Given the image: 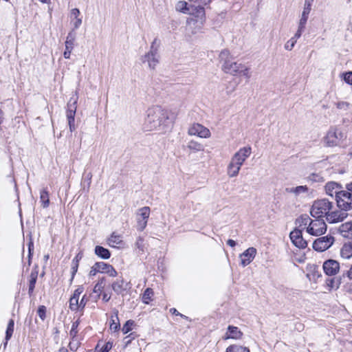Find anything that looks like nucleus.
<instances>
[{"instance_id":"nucleus-1","label":"nucleus","mask_w":352,"mask_h":352,"mask_svg":"<svg viewBox=\"0 0 352 352\" xmlns=\"http://www.w3.org/2000/svg\"><path fill=\"white\" fill-rule=\"evenodd\" d=\"M172 122L170 113L161 107L155 106L147 110L144 126L146 131H163L169 127Z\"/></svg>"},{"instance_id":"nucleus-2","label":"nucleus","mask_w":352,"mask_h":352,"mask_svg":"<svg viewBox=\"0 0 352 352\" xmlns=\"http://www.w3.org/2000/svg\"><path fill=\"white\" fill-rule=\"evenodd\" d=\"M299 226L302 229H306V232L314 236H320L324 234L327 229V226L323 219L315 218L311 219L307 214L301 215L296 219Z\"/></svg>"},{"instance_id":"nucleus-3","label":"nucleus","mask_w":352,"mask_h":352,"mask_svg":"<svg viewBox=\"0 0 352 352\" xmlns=\"http://www.w3.org/2000/svg\"><path fill=\"white\" fill-rule=\"evenodd\" d=\"M252 148L250 146L239 149L231 157L227 167V175L229 177H236L245 160L250 156Z\"/></svg>"},{"instance_id":"nucleus-4","label":"nucleus","mask_w":352,"mask_h":352,"mask_svg":"<svg viewBox=\"0 0 352 352\" xmlns=\"http://www.w3.org/2000/svg\"><path fill=\"white\" fill-rule=\"evenodd\" d=\"M219 58L221 65V69L226 74L232 76L238 74L239 69L242 67V64L233 60L230 52L228 50L221 51Z\"/></svg>"},{"instance_id":"nucleus-5","label":"nucleus","mask_w":352,"mask_h":352,"mask_svg":"<svg viewBox=\"0 0 352 352\" xmlns=\"http://www.w3.org/2000/svg\"><path fill=\"white\" fill-rule=\"evenodd\" d=\"M333 208V203L327 199H318L314 201L311 209L310 214L314 218H320L327 216L329 212Z\"/></svg>"},{"instance_id":"nucleus-6","label":"nucleus","mask_w":352,"mask_h":352,"mask_svg":"<svg viewBox=\"0 0 352 352\" xmlns=\"http://www.w3.org/2000/svg\"><path fill=\"white\" fill-rule=\"evenodd\" d=\"M351 194V192L346 190H342L341 192H338L336 200L339 208L345 211L352 209V195Z\"/></svg>"},{"instance_id":"nucleus-7","label":"nucleus","mask_w":352,"mask_h":352,"mask_svg":"<svg viewBox=\"0 0 352 352\" xmlns=\"http://www.w3.org/2000/svg\"><path fill=\"white\" fill-rule=\"evenodd\" d=\"M335 239L332 235L328 234L316 239L312 245L313 248L318 252H324L333 244Z\"/></svg>"},{"instance_id":"nucleus-8","label":"nucleus","mask_w":352,"mask_h":352,"mask_svg":"<svg viewBox=\"0 0 352 352\" xmlns=\"http://www.w3.org/2000/svg\"><path fill=\"white\" fill-rule=\"evenodd\" d=\"M151 209L148 206L139 208L136 213L137 228L143 231L147 226L148 219L150 216Z\"/></svg>"},{"instance_id":"nucleus-9","label":"nucleus","mask_w":352,"mask_h":352,"mask_svg":"<svg viewBox=\"0 0 352 352\" xmlns=\"http://www.w3.org/2000/svg\"><path fill=\"white\" fill-rule=\"evenodd\" d=\"M344 138V134L337 129H330L324 138V144L328 146L338 145Z\"/></svg>"},{"instance_id":"nucleus-10","label":"nucleus","mask_w":352,"mask_h":352,"mask_svg":"<svg viewBox=\"0 0 352 352\" xmlns=\"http://www.w3.org/2000/svg\"><path fill=\"white\" fill-rule=\"evenodd\" d=\"M290 239L292 243L300 249H305L307 246V242L303 239L302 230L300 229H294L290 232Z\"/></svg>"},{"instance_id":"nucleus-11","label":"nucleus","mask_w":352,"mask_h":352,"mask_svg":"<svg viewBox=\"0 0 352 352\" xmlns=\"http://www.w3.org/2000/svg\"><path fill=\"white\" fill-rule=\"evenodd\" d=\"M154 42L152 43L151 50L142 58L143 63H147L148 67L154 69L158 64V56L156 50H153Z\"/></svg>"},{"instance_id":"nucleus-12","label":"nucleus","mask_w":352,"mask_h":352,"mask_svg":"<svg viewBox=\"0 0 352 352\" xmlns=\"http://www.w3.org/2000/svg\"><path fill=\"white\" fill-rule=\"evenodd\" d=\"M188 133L190 135H197L202 138H207L210 136V130L199 124H194L190 126Z\"/></svg>"},{"instance_id":"nucleus-13","label":"nucleus","mask_w":352,"mask_h":352,"mask_svg":"<svg viewBox=\"0 0 352 352\" xmlns=\"http://www.w3.org/2000/svg\"><path fill=\"white\" fill-rule=\"evenodd\" d=\"M348 217V213L345 210H335L329 212L326 220L329 223H336L343 221Z\"/></svg>"},{"instance_id":"nucleus-14","label":"nucleus","mask_w":352,"mask_h":352,"mask_svg":"<svg viewBox=\"0 0 352 352\" xmlns=\"http://www.w3.org/2000/svg\"><path fill=\"white\" fill-rule=\"evenodd\" d=\"M322 267L327 275L333 276L339 272L340 263L336 260L329 259L324 262Z\"/></svg>"},{"instance_id":"nucleus-15","label":"nucleus","mask_w":352,"mask_h":352,"mask_svg":"<svg viewBox=\"0 0 352 352\" xmlns=\"http://www.w3.org/2000/svg\"><path fill=\"white\" fill-rule=\"evenodd\" d=\"M256 254V249L251 247L240 254L241 265L243 267L248 265L254 258Z\"/></svg>"},{"instance_id":"nucleus-16","label":"nucleus","mask_w":352,"mask_h":352,"mask_svg":"<svg viewBox=\"0 0 352 352\" xmlns=\"http://www.w3.org/2000/svg\"><path fill=\"white\" fill-rule=\"evenodd\" d=\"M341 185L334 182H329L324 186L326 193L331 197L335 195L336 198L337 197V195H338V192H341Z\"/></svg>"},{"instance_id":"nucleus-17","label":"nucleus","mask_w":352,"mask_h":352,"mask_svg":"<svg viewBox=\"0 0 352 352\" xmlns=\"http://www.w3.org/2000/svg\"><path fill=\"white\" fill-rule=\"evenodd\" d=\"M338 230L343 237L352 238V221L342 223Z\"/></svg>"},{"instance_id":"nucleus-18","label":"nucleus","mask_w":352,"mask_h":352,"mask_svg":"<svg viewBox=\"0 0 352 352\" xmlns=\"http://www.w3.org/2000/svg\"><path fill=\"white\" fill-rule=\"evenodd\" d=\"M74 36L72 33H69L67 36V39L65 41V50L64 52L63 56L65 58H69L72 50L74 47Z\"/></svg>"},{"instance_id":"nucleus-19","label":"nucleus","mask_w":352,"mask_h":352,"mask_svg":"<svg viewBox=\"0 0 352 352\" xmlns=\"http://www.w3.org/2000/svg\"><path fill=\"white\" fill-rule=\"evenodd\" d=\"M77 98L73 99L72 98L67 104V109L66 111L67 118H75L76 111L77 109L76 106Z\"/></svg>"},{"instance_id":"nucleus-20","label":"nucleus","mask_w":352,"mask_h":352,"mask_svg":"<svg viewBox=\"0 0 352 352\" xmlns=\"http://www.w3.org/2000/svg\"><path fill=\"white\" fill-rule=\"evenodd\" d=\"M340 256L346 259L352 256V241L343 245L340 250Z\"/></svg>"},{"instance_id":"nucleus-21","label":"nucleus","mask_w":352,"mask_h":352,"mask_svg":"<svg viewBox=\"0 0 352 352\" xmlns=\"http://www.w3.org/2000/svg\"><path fill=\"white\" fill-rule=\"evenodd\" d=\"M113 290L117 294H120L126 290L124 281L123 279H117L111 285Z\"/></svg>"},{"instance_id":"nucleus-22","label":"nucleus","mask_w":352,"mask_h":352,"mask_svg":"<svg viewBox=\"0 0 352 352\" xmlns=\"http://www.w3.org/2000/svg\"><path fill=\"white\" fill-rule=\"evenodd\" d=\"M228 330L230 332L232 339L240 340L242 338L243 333L237 327L229 325L228 327Z\"/></svg>"},{"instance_id":"nucleus-23","label":"nucleus","mask_w":352,"mask_h":352,"mask_svg":"<svg viewBox=\"0 0 352 352\" xmlns=\"http://www.w3.org/2000/svg\"><path fill=\"white\" fill-rule=\"evenodd\" d=\"M95 254L97 256H98L99 257L104 258V259H107L111 256V254H110V252L109 251V250H107L102 246H100V245L96 246Z\"/></svg>"},{"instance_id":"nucleus-24","label":"nucleus","mask_w":352,"mask_h":352,"mask_svg":"<svg viewBox=\"0 0 352 352\" xmlns=\"http://www.w3.org/2000/svg\"><path fill=\"white\" fill-rule=\"evenodd\" d=\"M108 243L110 246L116 248L122 244V240L120 235L113 233L108 239Z\"/></svg>"},{"instance_id":"nucleus-25","label":"nucleus","mask_w":352,"mask_h":352,"mask_svg":"<svg viewBox=\"0 0 352 352\" xmlns=\"http://www.w3.org/2000/svg\"><path fill=\"white\" fill-rule=\"evenodd\" d=\"M226 352H250V349L239 344H231L226 349Z\"/></svg>"},{"instance_id":"nucleus-26","label":"nucleus","mask_w":352,"mask_h":352,"mask_svg":"<svg viewBox=\"0 0 352 352\" xmlns=\"http://www.w3.org/2000/svg\"><path fill=\"white\" fill-rule=\"evenodd\" d=\"M40 200L43 208H47L50 205L49 192L47 189H43L40 192Z\"/></svg>"},{"instance_id":"nucleus-27","label":"nucleus","mask_w":352,"mask_h":352,"mask_svg":"<svg viewBox=\"0 0 352 352\" xmlns=\"http://www.w3.org/2000/svg\"><path fill=\"white\" fill-rule=\"evenodd\" d=\"M286 190L290 193L298 195L300 194L307 192L308 191V188L306 186H298L296 187L287 188Z\"/></svg>"},{"instance_id":"nucleus-28","label":"nucleus","mask_w":352,"mask_h":352,"mask_svg":"<svg viewBox=\"0 0 352 352\" xmlns=\"http://www.w3.org/2000/svg\"><path fill=\"white\" fill-rule=\"evenodd\" d=\"M14 320L10 319L8 322L6 332V342H8V340H9L12 336V333L14 331ZM7 344V342H6L5 344Z\"/></svg>"},{"instance_id":"nucleus-29","label":"nucleus","mask_w":352,"mask_h":352,"mask_svg":"<svg viewBox=\"0 0 352 352\" xmlns=\"http://www.w3.org/2000/svg\"><path fill=\"white\" fill-rule=\"evenodd\" d=\"M176 9L183 13L191 14L190 9L188 7V3L186 1H179L176 6Z\"/></svg>"},{"instance_id":"nucleus-30","label":"nucleus","mask_w":352,"mask_h":352,"mask_svg":"<svg viewBox=\"0 0 352 352\" xmlns=\"http://www.w3.org/2000/svg\"><path fill=\"white\" fill-rule=\"evenodd\" d=\"M154 293L152 289L147 288L143 295H142V301L145 304H148L149 302L152 300V297Z\"/></svg>"},{"instance_id":"nucleus-31","label":"nucleus","mask_w":352,"mask_h":352,"mask_svg":"<svg viewBox=\"0 0 352 352\" xmlns=\"http://www.w3.org/2000/svg\"><path fill=\"white\" fill-rule=\"evenodd\" d=\"M80 318H78L72 324V329L69 332V336L72 340H74L78 334V327L80 324Z\"/></svg>"},{"instance_id":"nucleus-32","label":"nucleus","mask_w":352,"mask_h":352,"mask_svg":"<svg viewBox=\"0 0 352 352\" xmlns=\"http://www.w3.org/2000/svg\"><path fill=\"white\" fill-rule=\"evenodd\" d=\"M69 308L72 311H80L79 299L71 297L69 299Z\"/></svg>"},{"instance_id":"nucleus-33","label":"nucleus","mask_w":352,"mask_h":352,"mask_svg":"<svg viewBox=\"0 0 352 352\" xmlns=\"http://www.w3.org/2000/svg\"><path fill=\"white\" fill-rule=\"evenodd\" d=\"M188 148L191 150V151H202L204 148H203V146L195 142V141H190L188 142Z\"/></svg>"},{"instance_id":"nucleus-34","label":"nucleus","mask_w":352,"mask_h":352,"mask_svg":"<svg viewBox=\"0 0 352 352\" xmlns=\"http://www.w3.org/2000/svg\"><path fill=\"white\" fill-rule=\"evenodd\" d=\"M94 265L96 267V269H98V271H99V272L100 273H105L109 265V264H107L104 262H98L96 263Z\"/></svg>"},{"instance_id":"nucleus-35","label":"nucleus","mask_w":352,"mask_h":352,"mask_svg":"<svg viewBox=\"0 0 352 352\" xmlns=\"http://www.w3.org/2000/svg\"><path fill=\"white\" fill-rule=\"evenodd\" d=\"M133 325V322L131 320H128L123 326L122 331L124 334H126L132 329V326Z\"/></svg>"},{"instance_id":"nucleus-36","label":"nucleus","mask_w":352,"mask_h":352,"mask_svg":"<svg viewBox=\"0 0 352 352\" xmlns=\"http://www.w3.org/2000/svg\"><path fill=\"white\" fill-rule=\"evenodd\" d=\"M36 281V275L31 274V278L30 280L29 283V293H32L34 291V289L35 287V284Z\"/></svg>"},{"instance_id":"nucleus-37","label":"nucleus","mask_w":352,"mask_h":352,"mask_svg":"<svg viewBox=\"0 0 352 352\" xmlns=\"http://www.w3.org/2000/svg\"><path fill=\"white\" fill-rule=\"evenodd\" d=\"M238 74H242L247 78H250L251 76L249 68L243 65H242V67L239 69Z\"/></svg>"},{"instance_id":"nucleus-38","label":"nucleus","mask_w":352,"mask_h":352,"mask_svg":"<svg viewBox=\"0 0 352 352\" xmlns=\"http://www.w3.org/2000/svg\"><path fill=\"white\" fill-rule=\"evenodd\" d=\"M104 279L102 278L96 284V285L94 286V293H98L103 289L104 285Z\"/></svg>"},{"instance_id":"nucleus-39","label":"nucleus","mask_w":352,"mask_h":352,"mask_svg":"<svg viewBox=\"0 0 352 352\" xmlns=\"http://www.w3.org/2000/svg\"><path fill=\"white\" fill-rule=\"evenodd\" d=\"M37 314L42 320H44L46 317V307L43 305L38 307Z\"/></svg>"},{"instance_id":"nucleus-40","label":"nucleus","mask_w":352,"mask_h":352,"mask_svg":"<svg viewBox=\"0 0 352 352\" xmlns=\"http://www.w3.org/2000/svg\"><path fill=\"white\" fill-rule=\"evenodd\" d=\"M135 246L137 248H138L140 251L144 252L145 248V245L144 243V239L142 237L139 236L135 242Z\"/></svg>"},{"instance_id":"nucleus-41","label":"nucleus","mask_w":352,"mask_h":352,"mask_svg":"<svg viewBox=\"0 0 352 352\" xmlns=\"http://www.w3.org/2000/svg\"><path fill=\"white\" fill-rule=\"evenodd\" d=\"M296 43V42L294 39L290 38L285 43L284 47L286 50L291 51L295 46Z\"/></svg>"},{"instance_id":"nucleus-42","label":"nucleus","mask_w":352,"mask_h":352,"mask_svg":"<svg viewBox=\"0 0 352 352\" xmlns=\"http://www.w3.org/2000/svg\"><path fill=\"white\" fill-rule=\"evenodd\" d=\"M307 20L308 18L301 16L298 22V29L305 30Z\"/></svg>"},{"instance_id":"nucleus-43","label":"nucleus","mask_w":352,"mask_h":352,"mask_svg":"<svg viewBox=\"0 0 352 352\" xmlns=\"http://www.w3.org/2000/svg\"><path fill=\"white\" fill-rule=\"evenodd\" d=\"M349 105H350L349 103H348L346 102H344V101L338 102L336 104L338 109L344 110V111H347L349 109Z\"/></svg>"},{"instance_id":"nucleus-44","label":"nucleus","mask_w":352,"mask_h":352,"mask_svg":"<svg viewBox=\"0 0 352 352\" xmlns=\"http://www.w3.org/2000/svg\"><path fill=\"white\" fill-rule=\"evenodd\" d=\"M344 80L349 85H352V72H348L343 74Z\"/></svg>"},{"instance_id":"nucleus-45","label":"nucleus","mask_w":352,"mask_h":352,"mask_svg":"<svg viewBox=\"0 0 352 352\" xmlns=\"http://www.w3.org/2000/svg\"><path fill=\"white\" fill-rule=\"evenodd\" d=\"M78 263L76 261H72V278H73L78 271Z\"/></svg>"},{"instance_id":"nucleus-46","label":"nucleus","mask_w":352,"mask_h":352,"mask_svg":"<svg viewBox=\"0 0 352 352\" xmlns=\"http://www.w3.org/2000/svg\"><path fill=\"white\" fill-rule=\"evenodd\" d=\"M105 273L108 274L110 276H113V277L117 276V272L113 267V266L111 265H108L107 269Z\"/></svg>"},{"instance_id":"nucleus-47","label":"nucleus","mask_w":352,"mask_h":352,"mask_svg":"<svg viewBox=\"0 0 352 352\" xmlns=\"http://www.w3.org/2000/svg\"><path fill=\"white\" fill-rule=\"evenodd\" d=\"M84 291V288L82 286H80L78 287L74 292L73 295L72 296V297H74V298H80V296L81 295V294Z\"/></svg>"},{"instance_id":"nucleus-48","label":"nucleus","mask_w":352,"mask_h":352,"mask_svg":"<svg viewBox=\"0 0 352 352\" xmlns=\"http://www.w3.org/2000/svg\"><path fill=\"white\" fill-rule=\"evenodd\" d=\"M113 346V343L111 342H107L100 350V352H109Z\"/></svg>"},{"instance_id":"nucleus-49","label":"nucleus","mask_w":352,"mask_h":352,"mask_svg":"<svg viewBox=\"0 0 352 352\" xmlns=\"http://www.w3.org/2000/svg\"><path fill=\"white\" fill-rule=\"evenodd\" d=\"M120 327V323L116 322L115 320L112 319V322L110 324V329L116 331Z\"/></svg>"},{"instance_id":"nucleus-50","label":"nucleus","mask_w":352,"mask_h":352,"mask_svg":"<svg viewBox=\"0 0 352 352\" xmlns=\"http://www.w3.org/2000/svg\"><path fill=\"white\" fill-rule=\"evenodd\" d=\"M67 119L70 131H74L76 129V126H75V124H74L75 118H67Z\"/></svg>"},{"instance_id":"nucleus-51","label":"nucleus","mask_w":352,"mask_h":352,"mask_svg":"<svg viewBox=\"0 0 352 352\" xmlns=\"http://www.w3.org/2000/svg\"><path fill=\"white\" fill-rule=\"evenodd\" d=\"M69 346L71 350L75 351L78 348L79 344L78 342H76L74 338L72 342H69Z\"/></svg>"},{"instance_id":"nucleus-52","label":"nucleus","mask_w":352,"mask_h":352,"mask_svg":"<svg viewBox=\"0 0 352 352\" xmlns=\"http://www.w3.org/2000/svg\"><path fill=\"white\" fill-rule=\"evenodd\" d=\"M87 300H85V295H84V296L82 297V298H81L80 301L79 302V306H80V311H83V309H84V308H85V305H86V304H87Z\"/></svg>"},{"instance_id":"nucleus-53","label":"nucleus","mask_w":352,"mask_h":352,"mask_svg":"<svg viewBox=\"0 0 352 352\" xmlns=\"http://www.w3.org/2000/svg\"><path fill=\"white\" fill-rule=\"evenodd\" d=\"M304 30L298 29L296 32L295 33L294 36L292 37V39H294L296 42H297V40L301 36L302 32Z\"/></svg>"},{"instance_id":"nucleus-54","label":"nucleus","mask_w":352,"mask_h":352,"mask_svg":"<svg viewBox=\"0 0 352 352\" xmlns=\"http://www.w3.org/2000/svg\"><path fill=\"white\" fill-rule=\"evenodd\" d=\"M342 276L343 277L346 276L350 280H352V265H351V267H350L349 270H347V271H346L345 272L343 273Z\"/></svg>"},{"instance_id":"nucleus-55","label":"nucleus","mask_w":352,"mask_h":352,"mask_svg":"<svg viewBox=\"0 0 352 352\" xmlns=\"http://www.w3.org/2000/svg\"><path fill=\"white\" fill-rule=\"evenodd\" d=\"M71 15L74 19L79 18L78 16L80 15V10L78 8L72 9V11H71Z\"/></svg>"},{"instance_id":"nucleus-56","label":"nucleus","mask_w":352,"mask_h":352,"mask_svg":"<svg viewBox=\"0 0 352 352\" xmlns=\"http://www.w3.org/2000/svg\"><path fill=\"white\" fill-rule=\"evenodd\" d=\"M74 19L75 20L74 21V28L75 29H78L82 24V19L78 18V19Z\"/></svg>"},{"instance_id":"nucleus-57","label":"nucleus","mask_w":352,"mask_h":352,"mask_svg":"<svg viewBox=\"0 0 352 352\" xmlns=\"http://www.w3.org/2000/svg\"><path fill=\"white\" fill-rule=\"evenodd\" d=\"M99 272V271H98V269H96V267L95 266V265H94L91 268V270L89 273V276H94L96 275V274Z\"/></svg>"},{"instance_id":"nucleus-58","label":"nucleus","mask_w":352,"mask_h":352,"mask_svg":"<svg viewBox=\"0 0 352 352\" xmlns=\"http://www.w3.org/2000/svg\"><path fill=\"white\" fill-rule=\"evenodd\" d=\"M310 12L311 11H309V10H305V8H303V10H302L301 16L309 18V14Z\"/></svg>"},{"instance_id":"nucleus-59","label":"nucleus","mask_w":352,"mask_h":352,"mask_svg":"<svg viewBox=\"0 0 352 352\" xmlns=\"http://www.w3.org/2000/svg\"><path fill=\"white\" fill-rule=\"evenodd\" d=\"M227 244L230 247H234L236 245V242L232 239H228L227 241Z\"/></svg>"},{"instance_id":"nucleus-60","label":"nucleus","mask_w":352,"mask_h":352,"mask_svg":"<svg viewBox=\"0 0 352 352\" xmlns=\"http://www.w3.org/2000/svg\"><path fill=\"white\" fill-rule=\"evenodd\" d=\"M346 190L351 192V195H352V182L346 185Z\"/></svg>"},{"instance_id":"nucleus-61","label":"nucleus","mask_w":352,"mask_h":352,"mask_svg":"<svg viewBox=\"0 0 352 352\" xmlns=\"http://www.w3.org/2000/svg\"><path fill=\"white\" fill-rule=\"evenodd\" d=\"M111 298V296L108 295L107 294H104L102 296V300L104 302H108Z\"/></svg>"},{"instance_id":"nucleus-62","label":"nucleus","mask_w":352,"mask_h":352,"mask_svg":"<svg viewBox=\"0 0 352 352\" xmlns=\"http://www.w3.org/2000/svg\"><path fill=\"white\" fill-rule=\"evenodd\" d=\"M82 256L80 253H78L75 258L72 261H76L77 263H79V261L82 258Z\"/></svg>"},{"instance_id":"nucleus-63","label":"nucleus","mask_w":352,"mask_h":352,"mask_svg":"<svg viewBox=\"0 0 352 352\" xmlns=\"http://www.w3.org/2000/svg\"><path fill=\"white\" fill-rule=\"evenodd\" d=\"M223 340L232 339V337L230 335V332L228 331V330H227V332L225 333L224 336L223 337Z\"/></svg>"},{"instance_id":"nucleus-64","label":"nucleus","mask_w":352,"mask_h":352,"mask_svg":"<svg viewBox=\"0 0 352 352\" xmlns=\"http://www.w3.org/2000/svg\"><path fill=\"white\" fill-rule=\"evenodd\" d=\"M198 14L204 15L205 12L203 7H199L197 10Z\"/></svg>"}]
</instances>
